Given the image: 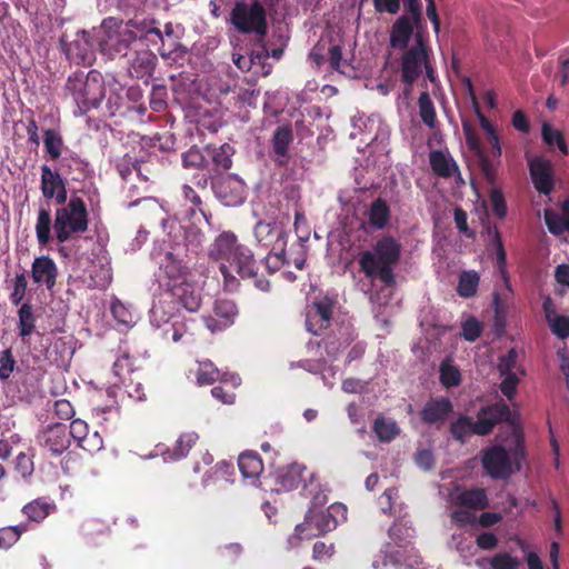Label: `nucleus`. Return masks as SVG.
Returning <instances> with one entry per match:
<instances>
[{
  "mask_svg": "<svg viewBox=\"0 0 569 569\" xmlns=\"http://www.w3.org/2000/svg\"><path fill=\"white\" fill-rule=\"evenodd\" d=\"M99 51L109 60L119 59L130 77L143 79L151 77L157 56L149 48H137V42L157 44L163 42V32L159 22L150 16L134 13L128 20L107 17L100 24Z\"/></svg>",
  "mask_w": 569,
  "mask_h": 569,
  "instance_id": "1",
  "label": "nucleus"
},
{
  "mask_svg": "<svg viewBox=\"0 0 569 569\" xmlns=\"http://www.w3.org/2000/svg\"><path fill=\"white\" fill-rule=\"evenodd\" d=\"M209 256L217 261H223L220 271L224 277L226 286L233 290L239 281L233 272L242 279H252L254 286L262 290H269L270 282L258 276L259 264L252 251L242 244L232 232H222L211 244Z\"/></svg>",
  "mask_w": 569,
  "mask_h": 569,
  "instance_id": "2",
  "label": "nucleus"
},
{
  "mask_svg": "<svg viewBox=\"0 0 569 569\" xmlns=\"http://www.w3.org/2000/svg\"><path fill=\"white\" fill-rule=\"evenodd\" d=\"M402 246L390 234L378 238L371 250H365L359 256V268L371 280H379L385 287L396 286L395 267L401 258Z\"/></svg>",
  "mask_w": 569,
  "mask_h": 569,
  "instance_id": "3",
  "label": "nucleus"
},
{
  "mask_svg": "<svg viewBox=\"0 0 569 569\" xmlns=\"http://www.w3.org/2000/svg\"><path fill=\"white\" fill-rule=\"evenodd\" d=\"M500 422L515 425V415L503 400L481 407L476 421L469 416L461 415L451 422L449 430L457 441L465 443L471 435H489Z\"/></svg>",
  "mask_w": 569,
  "mask_h": 569,
  "instance_id": "4",
  "label": "nucleus"
},
{
  "mask_svg": "<svg viewBox=\"0 0 569 569\" xmlns=\"http://www.w3.org/2000/svg\"><path fill=\"white\" fill-rule=\"evenodd\" d=\"M526 458L525 440L520 431L513 432V446L507 450L502 446H492L483 450L481 463L492 479H507L520 471Z\"/></svg>",
  "mask_w": 569,
  "mask_h": 569,
  "instance_id": "5",
  "label": "nucleus"
},
{
  "mask_svg": "<svg viewBox=\"0 0 569 569\" xmlns=\"http://www.w3.org/2000/svg\"><path fill=\"white\" fill-rule=\"evenodd\" d=\"M64 91L70 96L81 114L98 108L106 96L102 74L98 70L77 71L67 79Z\"/></svg>",
  "mask_w": 569,
  "mask_h": 569,
  "instance_id": "6",
  "label": "nucleus"
},
{
  "mask_svg": "<svg viewBox=\"0 0 569 569\" xmlns=\"http://www.w3.org/2000/svg\"><path fill=\"white\" fill-rule=\"evenodd\" d=\"M89 226V213L82 198L71 197L68 202L56 209L53 233L59 243L86 232Z\"/></svg>",
  "mask_w": 569,
  "mask_h": 569,
  "instance_id": "7",
  "label": "nucleus"
},
{
  "mask_svg": "<svg viewBox=\"0 0 569 569\" xmlns=\"http://www.w3.org/2000/svg\"><path fill=\"white\" fill-rule=\"evenodd\" d=\"M229 21L241 34H256L262 40L268 33L267 11L259 0L236 1Z\"/></svg>",
  "mask_w": 569,
  "mask_h": 569,
  "instance_id": "8",
  "label": "nucleus"
},
{
  "mask_svg": "<svg viewBox=\"0 0 569 569\" xmlns=\"http://www.w3.org/2000/svg\"><path fill=\"white\" fill-rule=\"evenodd\" d=\"M403 51L401 57L402 82L412 86L423 70H426L427 78L433 81L435 70L430 63V48L421 31L416 32L415 44Z\"/></svg>",
  "mask_w": 569,
  "mask_h": 569,
  "instance_id": "9",
  "label": "nucleus"
},
{
  "mask_svg": "<svg viewBox=\"0 0 569 569\" xmlns=\"http://www.w3.org/2000/svg\"><path fill=\"white\" fill-rule=\"evenodd\" d=\"M338 301L333 297L323 296L316 298L306 309V329L319 336L331 326L333 310Z\"/></svg>",
  "mask_w": 569,
  "mask_h": 569,
  "instance_id": "10",
  "label": "nucleus"
},
{
  "mask_svg": "<svg viewBox=\"0 0 569 569\" xmlns=\"http://www.w3.org/2000/svg\"><path fill=\"white\" fill-rule=\"evenodd\" d=\"M61 46L71 62L90 64L93 61V42L91 34L86 30H79L73 36L64 33L61 37Z\"/></svg>",
  "mask_w": 569,
  "mask_h": 569,
  "instance_id": "11",
  "label": "nucleus"
},
{
  "mask_svg": "<svg viewBox=\"0 0 569 569\" xmlns=\"http://www.w3.org/2000/svg\"><path fill=\"white\" fill-rule=\"evenodd\" d=\"M528 168L535 189L541 194H550L555 189V168L551 160L535 156L528 159Z\"/></svg>",
  "mask_w": 569,
  "mask_h": 569,
  "instance_id": "12",
  "label": "nucleus"
},
{
  "mask_svg": "<svg viewBox=\"0 0 569 569\" xmlns=\"http://www.w3.org/2000/svg\"><path fill=\"white\" fill-rule=\"evenodd\" d=\"M337 528L335 519L326 510H309L305 521L296 526L300 539L325 535Z\"/></svg>",
  "mask_w": 569,
  "mask_h": 569,
  "instance_id": "13",
  "label": "nucleus"
},
{
  "mask_svg": "<svg viewBox=\"0 0 569 569\" xmlns=\"http://www.w3.org/2000/svg\"><path fill=\"white\" fill-rule=\"evenodd\" d=\"M38 445L52 456L62 455L70 447L68 428L63 423H54L37 435Z\"/></svg>",
  "mask_w": 569,
  "mask_h": 569,
  "instance_id": "14",
  "label": "nucleus"
},
{
  "mask_svg": "<svg viewBox=\"0 0 569 569\" xmlns=\"http://www.w3.org/2000/svg\"><path fill=\"white\" fill-rule=\"evenodd\" d=\"M423 29V22H416L409 14H401L391 26L390 46L397 50H406L416 32Z\"/></svg>",
  "mask_w": 569,
  "mask_h": 569,
  "instance_id": "15",
  "label": "nucleus"
},
{
  "mask_svg": "<svg viewBox=\"0 0 569 569\" xmlns=\"http://www.w3.org/2000/svg\"><path fill=\"white\" fill-rule=\"evenodd\" d=\"M40 189L44 199H54L59 206L67 202L66 181L58 171H53L48 164L41 166Z\"/></svg>",
  "mask_w": 569,
  "mask_h": 569,
  "instance_id": "16",
  "label": "nucleus"
},
{
  "mask_svg": "<svg viewBox=\"0 0 569 569\" xmlns=\"http://www.w3.org/2000/svg\"><path fill=\"white\" fill-rule=\"evenodd\" d=\"M59 274L58 267L49 256H40L34 258L31 264V279L38 286H46L48 290H52L57 284Z\"/></svg>",
  "mask_w": 569,
  "mask_h": 569,
  "instance_id": "17",
  "label": "nucleus"
},
{
  "mask_svg": "<svg viewBox=\"0 0 569 569\" xmlns=\"http://www.w3.org/2000/svg\"><path fill=\"white\" fill-rule=\"evenodd\" d=\"M293 141V131L290 126L284 124L278 127L271 139L273 161L280 167H287L289 163V147Z\"/></svg>",
  "mask_w": 569,
  "mask_h": 569,
  "instance_id": "18",
  "label": "nucleus"
},
{
  "mask_svg": "<svg viewBox=\"0 0 569 569\" xmlns=\"http://www.w3.org/2000/svg\"><path fill=\"white\" fill-rule=\"evenodd\" d=\"M286 246H273L270 252L264 258V267L269 273H274L281 269L283 264L292 263L298 270L303 269L306 262V253L302 244H298L299 254L292 260L287 258Z\"/></svg>",
  "mask_w": 569,
  "mask_h": 569,
  "instance_id": "19",
  "label": "nucleus"
},
{
  "mask_svg": "<svg viewBox=\"0 0 569 569\" xmlns=\"http://www.w3.org/2000/svg\"><path fill=\"white\" fill-rule=\"evenodd\" d=\"M257 241L263 247L286 246L287 232L280 223L259 221L253 230Z\"/></svg>",
  "mask_w": 569,
  "mask_h": 569,
  "instance_id": "20",
  "label": "nucleus"
},
{
  "mask_svg": "<svg viewBox=\"0 0 569 569\" xmlns=\"http://www.w3.org/2000/svg\"><path fill=\"white\" fill-rule=\"evenodd\" d=\"M216 381L230 383L232 388H236L240 385L241 379L238 375L227 372L221 373L220 370L210 360L200 361L197 371V382L200 386H204L212 385Z\"/></svg>",
  "mask_w": 569,
  "mask_h": 569,
  "instance_id": "21",
  "label": "nucleus"
},
{
  "mask_svg": "<svg viewBox=\"0 0 569 569\" xmlns=\"http://www.w3.org/2000/svg\"><path fill=\"white\" fill-rule=\"evenodd\" d=\"M199 435L194 431L183 432L176 440L172 448L158 445L157 450L164 461H177L188 456L191 448L198 442Z\"/></svg>",
  "mask_w": 569,
  "mask_h": 569,
  "instance_id": "22",
  "label": "nucleus"
},
{
  "mask_svg": "<svg viewBox=\"0 0 569 569\" xmlns=\"http://www.w3.org/2000/svg\"><path fill=\"white\" fill-rule=\"evenodd\" d=\"M453 406L449 398H431L420 411L421 420L427 425L442 422L452 412Z\"/></svg>",
  "mask_w": 569,
  "mask_h": 569,
  "instance_id": "23",
  "label": "nucleus"
},
{
  "mask_svg": "<svg viewBox=\"0 0 569 569\" xmlns=\"http://www.w3.org/2000/svg\"><path fill=\"white\" fill-rule=\"evenodd\" d=\"M214 194L224 202L227 206H234L242 202V187L240 182L232 178L227 177L217 182H211Z\"/></svg>",
  "mask_w": 569,
  "mask_h": 569,
  "instance_id": "24",
  "label": "nucleus"
},
{
  "mask_svg": "<svg viewBox=\"0 0 569 569\" xmlns=\"http://www.w3.org/2000/svg\"><path fill=\"white\" fill-rule=\"evenodd\" d=\"M160 270L172 281V284L183 283L187 281L189 268L172 252H167L160 263Z\"/></svg>",
  "mask_w": 569,
  "mask_h": 569,
  "instance_id": "25",
  "label": "nucleus"
},
{
  "mask_svg": "<svg viewBox=\"0 0 569 569\" xmlns=\"http://www.w3.org/2000/svg\"><path fill=\"white\" fill-rule=\"evenodd\" d=\"M239 470L244 479L256 483L263 471V462L260 456L254 451H246L239 456Z\"/></svg>",
  "mask_w": 569,
  "mask_h": 569,
  "instance_id": "26",
  "label": "nucleus"
},
{
  "mask_svg": "<svg viewBox=\"0 0 569 569\" xmlns=\"http://www.w3.org/2000/svg\"><path fill=\"white\" fill-rule=\"evenodd\" d=\"M167 286L172 296L176 297L188 311L194 312L199 309L201 297L190 283L186 281L183 283L171 284L169 282Z\"/></svg>",
  "mask_w": 569,
  "mask_h": 569,
  "instance_id": "27",
  "label": "nucleus"
},
{
  "mask_svg": "<svg viewBox=\"0 0 569 569\" xmlns=\"http://www.w3.org/2000/svg\"><path fill=\"white\" fill-rule=\"evenodd\" d=\"M429 163L435 174L441 178H450L459 171L452 157L441 150H433L429 153Z\"/></svg>",
  "mask_w": 569,
  "mask_h": 569,
  "instance_id": "28",
  "label": "nucleus"
},
{
  "mask_svg": "<svg viewBox=\"0 0 569 569\" xmlns=\"http://www.w3.org/2000/svg\"><path fill=\"white\" fill-rule=\"evenodd\" d=\"M455 505L471 510H483L488 507V497L482 488H471L459 492L455 497Z\"/></svg>",
  "mask_w": 569,
  "mask_h": 569,
  "instance_id": "29",
  "label": "nucleus"
},
{
  "mask_svg": "<svg viewBox=\"0 0 569 569\" xmlns=\"http://www.w3.org/2000/svg\"><path fill=\"white\" fill-rule=\"evenodd\" d=\"M34 230L39 246L47 247L53 238V221L50 208H39Z\"/></svg>",
  "mask_w": 569,
  "mask_h": 569,
  "instance_id": "30",
  "label": "nucleus"
},
{
  "mask_svg": "<svg viewBox=\"0 0 569 569\" xmlns=\"http://www.w3.org/2000/svg\"><path fill=\"white\" fill-rule=\"evenodd\" d=\"M367 216L369 224L373 229L382 230L390 221V207L385 199L377 198L371 202Z\"/></svg>",
  "mask_w": 569,
  "mask_h": 569,
  "instance_id": "31",
  "label": "nucleus"
},
{
  "mask_svg": "<svg viewBox=\"0 0 569 569\" xmlns=\"http://www.w3.org/2000/svg\"><path fill=\"white\" fill-rule=\"evenodd\" d=\"M307 468L299 463H292L279 475V485L287 491L299 488L305 483V473Z\"/></svg>",
  "mask_w": 569,
  "mask_h": 569,
  "instance_id": "32",
  "label": "nucleus"
},
{
  "mask_svg": "<svg viewBox=\"0 0 569 569\" xmlns=\"http://www.w3.org/2000/svg\"><path fill=\"white\" fill-rule=\"evenodd\" d=\"M418 109L422 123L429 129H437L439 121L437 119L436 107L428 91L420 93L418 98Z\"/></svg>",
  "mask_w": 569,
  "mask_h": 569,
  "instance_id": "33",
  "label": "nucleus"
},
{
  "mask_svg": "<svg viewBox=\"0 0 569 569\" xmlns=\"http://www.w3.org/2000/svg\"><path fill=\"white\" fill-rule=\"evenodd\" d=\"M541 138L542 141L548 148L553 151L558 149L561 154H568V146L565 139L563 133L553 128L550 123L543 122L541 127Z\"/></svg>",
  "mask_w": 569,
  "mask_h": 569,
  "instance_id": "34",
  "label": "nucleus"
},
{
  "mask_svg": "<svg viewBox=\"0 0 569 569\" xmlns=\"http://www.w3.org/2000/svg\"><path fill=\"white\" fill-rule=\"evenodd\" d=\"M56 506L49 503L43 498H38L27 503L22 508L23 515L31 521L41 522L43 521L53 510Z\"/></svg>",
  "mask_w": 569,
  "mask_h": 569,
  "instance_id": "35",
  "label": "nucleus"
},
{
  "mask_svg": "<svg viewBox=\"0 0 569 569\" xmlns=\"http://www.w3.org/2000/svg\"><path fill=\"white\" fill-rule=\"evenodd\" d=\"M480 277L475 270H465L460 273L457 293L461 298H471L477 293Z\"/></svg>",
  "mask_w": 569,
  "mask_h": 569,
  "instance_id": "36",
  "label": "nucleus"
},
{
  "mask_svg": "<svg viewBox=\"0 0 569 569\" xmlns=\"http://www.w3.org/2000/svg\"><path fill=\"white\" fill-rule=\"evenodd\" d=\"M88 433L89 428L86 421L81 419H74L71 421L68 431L69 439L73 438L80 448L91 451L94 449V445L90 442Z\"/></svg>",
  "mask_w": 569,
  "mask_h": 569,
  "instance_id": "37",
  "label": "nucleus"
},
{
  "mask_svg": "<svg viewBox=\"0 0 569 569\" xmlns=\"http://www.w3.org/2000/svg\"><path fill=\"white\" fill-rule=\"evenodd\" d=\"M19 335L21 338L29 337L36 328V316L33 312V306L29 302L22 303L19 311Z\"/></svg>",
  "mask_w": 569,
  "mask_h": 569,
  "instance_id": "38",
  "label": "nucleus"
},
{
  "mask_svg": "<svg viewBox=\"0 0 569 569\" xmlns=\"http://www.w3.org/2000/svg\"><path fill=\"white\" fill-rule=\"evenodd\" d=\"M213 313L223 322V326L230 327L238 315V308L231 300L219 299L214 302Z\"/></svg>",
  "mask_w": 569,
  "mask_h": 569,
  "instance_id": "39",
  "label": "nucleus"
},
{
  "mask_svg": "<svg viewBox=\"0 0 569 569\" xmlns=\"http://www.w3.org/2000/svg\"><path fill=\"white\" fill-rule=\"evenodd\" d=\"M488 234H493L492 239V247L496 251V263L502 274V277L507 280V270H506V263H507V254L506 250L502 243V239L500 236V232L498 231L496 226H488L487 228Z\"/></svg>",
  "mask_w": 569,
  "mask_h": 569,
  "instance_id": "40",
  "label": "nucleus"
},
{
  "mask_svg": "<svg viewBox=\"0 0 569 569\" xmlns=\"http://www.w3.org/2000/svg\"><path fill=\"white\" fill-rule=\"evenodd\" d=\"M43 143L49 157L52 160H58L63 148L62 136L54 129H47L43 132Z\"/></svg>",
  "mask_w": 569,
  "mask_h": 569,
  "instance_id": "41",
  "label": "nucleus"
},
{
  "mask_svg": "<svg viewBox=\"0 0 569 569\" xmlns=\"http://www.w3.org/2000/svg\"><path fill=\"white\" fill-rule=\"evenodd\" d=\"M372 429L378 439L382 442L391 441L399 433L397 423L382 417H379L375 420Z\"/></svg>",
  "mask_w": 569,
  "mask_h": 569,
  "instance_id": "42",
  "label": "nucleus"
},
{
  "mask_svg": "<svg viewBox=\"0 0 569 569\" xmlns=\"http://www.w3.org/2000/svg\"><path fill=\"white\" fill-rule=\"evenodd\" d=\"M518 352L511 348L508 352L499 358L497 369L500 375L520 373L525 376V370L518 366Z\"/></svg>",
  "mask_w": 569,
  "mask_h": 569,
  "instance_id": "43",
  "label": "nucleus"
},
{
  "mask_svg": "<svg viewBox=\"0 0 569 569\" xmlns=\"http://www.w3.org/2000/svg\"><path fill=\"white\" fill-rule=\"evenodd\" d=\"M204 233L196 226H189L183 229V244L187 251L198 253L203 244Z\"/></svg>",
  "mask_w": 569,
  "mask_h": 569,
  "instance_id": "44",
  "label": "nucleus"
},
{
  "mask_svg": "<svg viewBox=\"0 0 569 569\" xmlns=\"http://www.w3.org/2000/svg\"><path fill=\"white\" fill-rule=\"evenodd\" d=\"M234 150L229 143H223L214 150L212 154L213 164L218 170H229L232 166V154Z\"/></svg>",
  "mask_w": 569,
  "mask_h": 569,
  "instance_id": "45",
  "label": "nucleus"
},
{
  "mask_svg": "<svg viewBox=\"0 0 569 569\" xmlns=\"http://www.w3.org/2000/svg\"><path fill=\"white\" fill-rule=\"evenodd\" d=\"M440 382L446 388L457 387L461 382L460 371L447 361L440 365Z\"/></svg>",
  "mask_w": 569,
  "mask_h": 569,
  "instance_id": "46",
  "label": "nucleus"
},
{
  "mask_svg": "<svg viewBox=\"0 0 569 569\" xmlns=\"http://www.w3.org/2000/svg\"><path fill=\"white\" fill-rule=\"evenodd\" d=\"M181 193L184 199V201L190 202L193 208H191V213H194L196 211L200 212L207 222H209L208 213L204 210L203 202L201 200V197L197 193V191L193 189V187L189 184H183L181 188Z\"/></svg>",
  "mask_w": 569,
  "mask_h": 569,
  "instance_id": "47",
  "label": "nucleus"
},
{
  "mask_svg": "<svg viewBox=\"0 0 569 569\" xmlns=\"http://www.w3.org/2000/svg\"><path fill=\"white\" fill-rule=\"evenodd\" d=\"M490 569H519L520 560L508 552H498L489 559Z\"/></svg>",
  "mask_w": 569,
  "mask_h": 569,
  "instance_id": "48",
  "label": "nucleus"
},
{
  "mask_svg": "<svg viewBox=\"0 0 569 569\" xmlns=\"http://www.w3.org/2000/svg\"><path fill=\"white\" fill-rule=\"evenodd\" d=\"M27 530L26 526H11L0 529V548H10L16 543L21 533Z\"/></svg>",
  "mask_w": 569,
  "mask_h": 569,
  "instance_id": "49",
  "label": "nucleus"
},
{
  "mask_svg": "<svg viewBox=\"0 0 569 569\" xmlns=\"http://www.w3.org/2000/svg\"><path fill=\"white\" fill-rule=\"evenodd\" d=\"M551 332L559 339L569 338V316L556 315L549 319Z\"/></svg>",
  "mask_w": 569,
  "mask_h": 569,
  "instance_id": "50",
  "label": "nucleus"
},
{
  "mask_svg": "<svg viewBox=\"0 0 569 569\" xmlns=\"http://www.w3.org/2000/svg\"><path fill=\"white\" fill-rule=\"evenodd\" d=\"M545 221L548 230L556 236L563 233L567 230L566 220L552 210H545Z\"/></svg>",
  "mask_w": 569,
  "mask_h": 569,
  "instance_id": "51",
  "label": "nucleus"
},
{
  "mask_svg": "<svg viewBox=\"0 0 569 569\" xmlns=\"http://www.w3.org/2000/svg\"><path fill=\"white\" fill-rule=\"evenodd\" d=\"M28 281L24 272L18 273L13 280V290L10 295V301L12 305L18 306L22 302L26 297Z\"/></svg>",
  "mask_w": 569,
  "mask_h": 569,
  "instance_id": "52",
  "label": "nucleus"
},
{
  "mask_svg": "<svg viewBox=\"0 0 569 569\" xmlns=\"http://www.w3.org/2000/svg\"><path fill=\"white\" fill-rule=\"evenodd\" d=\"M489 202L492 213L498 219H505L507 216V203L503 193L499 189H492L489 194Z\"/></svg>",
  "mask_w": 569,
  "mask_h": 569,
  "instance_id": "53",
  "label": "nucleus"
},
{
  "mask_svg": "<svg viewBox=\"0 0 569 569\" xmlns=\"http://www.w3.org/2000/svg\"><path fill=\"white\" fill-rule=\"evenodd\" d=\"M110 310H111L113 318L119 323L130 326L134 322L131 311L120 300L116 299L114 301H112Z\"/></svg>",
  "mask_w": 569,
  "mask_h": 569,
  "instance_id": "54",
  "label": "nucleus"
},
{
  "mask_svg": "<svg viewBox=\"0 0 569 569\" xmlns=\"http://www.w3.org/2000/svg\"><path fill=\"white\" fill-rule=\"evenodd\" d=\"M16 367V359L10 348L3 350L0 355V379L6 381L10 378Z\"/></svg>",
  "mask_w": 569,
  "mask_h": 569,
  "instance_id": "55",
  "label": "nucleus"
},
{
  "mask_svg": "<svg viewBox=\"0 0 569 569\" xmlns=\"http://www.w3.org/2000/svg\"><path fill=\"white\" fill-rule=\"evenodd\" d=\"M503 377L500 382L499 389L508 400H512L517 392V387L520 382L518 373L500 375Z\"/></svg>",
  "mask_w": 569,
  "mask_h": 569,
  "instance_id": "56",
  "label": "nucleus"
},
{
  "mask_svg": "<svg viewBox=\"0 0 569 569\" xmlns=\"http://www.w3.org/2000/svg\"><path fill=\"white\" fill-rule=\"evenodd\" d=\"M482 332L481 323L473 317L462 323V337L470 342L476 341Z\"/></svg>",
  "mask_w": 569,
  "mask_h": 569,
  "instance_id": "57",
  "label": "nucleus"
},
{
  "mask_svg": "<svg viewBox=\"0 0 569 569\" xmlns=\"http://www.w3.org/2000/svg\"><path fill=\"white\" fill-rule=\"evenodd\" d=\"M112 371L116 377L122 379L126 373H130L133 371V360L128 353H123L118 357L113 362Z\"/></svg>",
  "mask_w": 569,
  "mask_h": 569,
  "instance_id": "58",
  "label": "nucleus"
},
{
  "mask_svg": "<svg viewBox=\"0 0 569 569\" xmlns=\"http://www.w3.org/2000/svg\"><path fill=\"white\" fill-rule=\"evenodd\" d=\"M166 98H167L166 87L154 86L152 88V92H151V97H150V108L157 112L163 111L167 107Z\"/></svg>",
  "mask_w": 569,
  "mask_h": 569,
  "instance_id": "59",
  "label": "nucleus"
},
{
  "mask_svg": "<svg viewBox=\"0 0 569 569\" xmlns=\"http://www.w3.org/2000/svg\"><path fill=\"white\" fill-rule=\"evenodd\" d=\"M463 134L466 138V143L468 148L475 153L480 154L483 149L480 142V139L476 131L472 129V127L469 123L462 124Z\"/></svg>",
  "mask_w": 569,
  "mask_h": 569,
  "instance_id": "60",
  "label": "nucleus"
},
{
  "mask_svg": "<svg viewBox=\"0 0 569 569\" xmlns=\"http://www.w3.org/2000/svg\"><path fill=\"white\" fill-rule=\"evenodd\" d=\"M335 552L333 543H326L323 541H316L312 548V558L317 561L329 560Z\"/></svg>",
  "mask_w": 569,
  "mask_h": 569,
  "instance_id": "61",
  "label": "nucleus"
},
{
  "mask_svg": "<svg viewBox=\"0 0 569 569\" xmlns=\"http://www.w3.org/2000/svg\"><path fill=\"white\" fill-rule=\"evenodd\" d=\"M54 415L62 420H69L74 416V410L70 401L60 399L54 402Z\"/></svg>",
  "mask_w": 569,
  "mask_h": 569,
  "instance_id": "62",
  "label": "nucleus"
},
{
  "mask_svg": "<svg viewBox=\"0 0 569 569\" xmlns=\"http://www.w3.org/2000/svg\"><path fill=\"white\" fill-rule=\"evenodd\" d=\"M16 470L23 477H28L33 472V462L24 453L20 452L16 458Z\"/></svg>",
  "mask_w": 569,
  "mask_h": 569,
  "instance_id": "63",
  "label": "nucleus"
},
{
  "mask_svg": "<svg viewBox=\"0 0 569 569\" xmlns=\"http://www.w3.org/2000/svg\"><path fill=\"white\" fill-rule=\"evenodd\" d=\"M203 162V156L197 149H189L182 154V163L186 168H198Z\"/></svg>",
  "mask_w": 569,
  "mask_h": 569,
  "instance_id": "64",
  "label": "nucleus"
}]
</instances>
